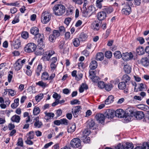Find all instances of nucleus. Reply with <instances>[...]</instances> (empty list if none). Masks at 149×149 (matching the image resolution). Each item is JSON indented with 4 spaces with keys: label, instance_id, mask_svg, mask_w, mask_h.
Returning a JSON list of instances; mask_svg holds the SVG:
<instances>
[{
    "label": "nucleus",
    "instance_id": "obj_55",
    "mask_svg": "<svg viewBox=\"0 0 149 149\" xmlns=\"http://www.w3.org/2000/svg\"><path fill=\"white\" fill-rule=\"evenodd\" d=\"M42 124L41 122H35L34 123V126L36 127L40 128Z\"/></svg>",
    "mask_w": 149,
    "mask_h": 149
},
{
    "label": "nucleus",
    "instance_id": "obj_23",
    "mask_svg": "<svg viewBox=\"0 0 149 149\" xmlns=\"http://www.w3.org/2000/svg\"><path fill=\"white\" fill-rule=\"evenodd\" d=\"M20 117L17 115L13 116L11 118V120L13 122L19 123L20 120Z\"/></svg>",
    "mask_w": 149,
    "mask_h": 149
},
{
    "label": "nucleus",
    "instance_id": "obj_53",
    "mask_svg": "<svg viewBox=\"0 0 149 149\" xmlns=\"http://www.w3.org/2000/svg\"><path fill=\"white\" fill-rule=\"evenodd\" d=\"M105 84L102 81H100L98 83V87L102 89L104 88Z\"/></svg>",
    "mask_w": 149,
    "mask_h": 149
},
{
    "label": "nucleus",
    "instance_id": "obj_59",
    "mask_svg": "<svg viewBox=\"0 0 149 149\" xmlns=\"http://www.w3.org/2000/svg\"><path fill=\"white\" fill-rule=\"evenodd\" d=\"M57 58L56 57H52L50 60V63L57 64Z\"/></svg>",
    "mask_w": 149,
    "mask_h": 149
},
{
    "label": "nucleus",
    "instance_id": "obj_5",
    "mask_svg": "<svg viewBox=\"0 0 149 149\" xmlns=\"http://www.w3.org/2000/svg\"><path fill=\"white\" fill-rule=\"evenodd\" d=\"M133 146L132 144L127 143L124 146L121 143H119L115 147V149H133Z\"/></svg>",
    "mask_w": 149,
    "mask_h": 149
},
{
    "label": "nucleus",
    "instance_id": "obj_12",
    "mask_svg": "<svg viewBox=\"0 0 149 149\" xmlns=\"http://www.w3.org/2000/svg\"><path fill=\"white\" fill-rule=\"evenodd\" d=\"M133 56V55L131 52L123 53L122 56V59L125 61H127L132 59Z\"/></svg>",
    "mask_w": 149,
    "mask_h": 149
},
{
    "label": "nucleus",
    "instance_id": "obj_47",
    "mask_svg": "<svg viewBox=\"0 0 149 149\" xmlns=\"http://www.w3.org/2000/svg\"><path fill=\"white\" fill-rule=\"evenodd\" d=\"M34 133L33 131H30L26 135L28 139H32L33 138Z\"/></svg>",
    "mask_w": 149,
    "mask_h": 149
},
{
    "label": "nucleus",
    "instance_id": "obj_36",
    "mask_svg": "<svg viewBox=\"0 0 149 149\" xmlns=\"http://www.w3.org/2000/svg\"><path fill=\"white\" fill-rule=\"evenodd\" d=\"M113 87V85L111 84H105V86L104 88L107 91H110Z\"/></svg>",
    "mask_w": 149,
    "mask_h": 149
},
{
    "label": "nucleus",
    "instance_id": "obj_6",
    "mask_svg": "<svg viewBox=\"0 0 149 149\" xmlns=\"http://www.w3.org/2000/svg\"><path fill=\"white\" fill-rule=\"evenodd\" d=\"M38 46V48L36 52V54L38 55H40L44 54V48L45 47V45L43 42L42 41L39 43Z\"/></svg>",
    "mask_w": 149,
    "mask_h": 149
},
{
    "label": "nucleus",
    "instance_id": "obj_64",
    "mask_svg": "<svg viewBox=\"0 0 149 149\" xmlns=\"http://www.w3.org/2000/svg\"><path fill=\"white\" fill-rule=\"evenodd\" d=\"M56 39V38L52 34L50 35L49 37V40L52 42H54Z\"/></svg>",
    "mask_w": 149,
    "mask_h": 149
},
{
    "label": "nucleus",
    "instance_id": "obj_20",
    "mask_svg": "<svg viewBox=\"0 0 149 149\" xmlns=\"http://www.w3.org/2000/svg\"><path fill=\"white\" fill-rule=\"evenodd\" d=\"M87 127L90 129H92L95 125L94 121L92 120H88L86 123Z\"/></svg>",
    "mask_w": 149,
    "mask_h": 149
},
{
    "label": "nucleus",
    "instance_id": "obj_24",
    "mask_svg": "<svg viewBox=\"0 0 149 149\" xmlns=\"http://www.w3.org/2000/svg\"><path fill=\"white\" fill-rule=\"evenodd\" d=\"M87 37V35L83 32L81 33L79 36V38L80 41H84L86 40Z\"/></svg>",
    "mask_w": 149,
    "mask_h": 149
},
{
    "label": "nucleus",
    "instance_id": "obj_4",
    "mask_svg": "<svg viewBox=\"0 0 149 149\" xmlns=\"http://www.w3.org/2000/svg\"><path fill=\"white\" fill-rule=\"evenodd\" d=\"M56 74L55 72L52 73L50 75L47 71H44L42 73L41 78L43 81L52 80L55 77Z\"/></svg>",
    "mask_w": 149,
    "mask_h": 149
},
{
    "label": "nucleus",
    "instance_id": "obj_44",
    "mask_svg": "<svg viewBox=\"0 0 149 149\" xmlns=\"http://www.w3.org/2000/svg\"><path fill=\"white\" fill-rule=\"evenodd\" d=\"M76 129V126L75 124L71 125L70 127L68 129V132L72 133L74 132Z\"/></svg>",
    "mask_w": 149,
    "mask_h": 149
},
{
    "label": "nucleus",
    "instance_id": "obj_1",
    "mask_svg": "<svg viewBox=\"0 0 149 149\" xmlns=\"http://www.w3.org/2000/svg\"><path fill=\"white\" fill-rule=\"evenodd\" d=\"M114 112L116 116L120 118H124L125 120H127L128 121L131 120L132 115L134 113V112L132 111L131 113V115H130L128 113H125V111L121 109H117Z\"/></svg>",
    "mask_w": 149,
    "mask_h": 149
},
{
    "label": "nucleus",
    "instance_id": "obj_16",
    "mask_svg": "<svg viewBox=\"0 0 149 149\" xmlns=\"http://www.w3.org/2000/svg\"><path fill=\"white\" fill-rule=\"evenodd\" d=\"M107 16L105 12L102 11L97 14V18L100 20H102L105 19Z\"/></svg>",
    "mask_w": 149,
    "mask_h": 149
},
{
    "label": "nucleus",
    "instance_id": "obj_2",
    "mask_svg": "<svg viewBox=\"0 0 149 149\" xmlns=\"http://www.w3.org/2000/svg\"><path fill=\"white\" fill-rule=\"evenodd\" d=\"M53 10L55 15L57 16L62 15L65 12V7L62 5L57 4L54 6Z\"/></svg>",
    "mask_w": 149,
    "mask_h": 149
},
{
    "label": "nucleus",
    "instance_id": "obj_51",
    "mask_svg": "<svg viewBox=\"0 0 149 149\" xmlns=\"http://www.w3.org/2000/svg\"><path fill=\"white\" fill-rule=\"evenodd\" d=\"M56 38L59 37L60 34L58 30H54L53 31V34H52Z\"/></svg>",
    "mask_w": 149,
    "mask_h": 149
},
{
    "label": "nucleus",
    "instance_id": "obj_11",
    "mask_svg": "<svg viewBox=\"0 0 149 149\" xmlns=\"http://www.w3.org/2000/svg\"><path fill=\"white\" fill-rule=\"evenodd\" d=\"M122 13L126 15H129L131 12V8L129 5H127L123 8Z\"/></svg>",
    "mask_w": 149,
    "mask_h": 149
},
{
    "label": "nucleus",
    "instance_id": "obj_22",
    "mask_svg": "<svg viewBox=\"0 0 149 149\" xmlns=\"http://www.w3.org/2000/svg\"><path fill=\"white\" fill-rule=\"evenodd\" d=\"M97 66V62L95 60L91 61L90 63L89 67L91 70H94L96 68Z\"/></svg>",
    "mask_w": 149,
    "mask_h": 149
},
{
    "label": "nucleus",
    "instance_id": "obj_14",
    "mask_svg": "<svg viewBox=\"0 0 149 149\" xmlns=\"http://www.w3.org/2000/svg\"><path fill=\"white\" fill-rule=\"evenodd\" d=\"M81 109V107L79 106H75L72 109V112L74 117H77L79 112Z\"/></svg>",
    "mask_w": 149,
    "mask_h": 149
},
{
    "label": "nucleus",
    "instance_id": "obj_37",
    "mask_svg": "<svg viewBox=\"0 0 149 149\" xmlns=\"http://www.w3.org/2000/svg\"><path fill=\"white\" fill-rule=\"evenodd\" d=\"M91 28L95 31H97L100 29V26L98 23H93L92 24Z\"/></svg>",
    "mask_w": 149,
    "mask_h": 149
},
{
    "label": "nucleus",
    "instance_id": "obj_15",
    "mask_svg": "<svg viewBox=\"0 0 149 149\" xmlns=\"http://www.w3.org/2000/svg\"><path fill=\"white\" fill-rule=\"evenodd\" d=\"M105 117L104 115L102 114H97L95 116L96 120L100 123H102L104 122Z\"/></svg>",
    "mask_w": 149,
    "mask_h": 149
},
{
    "label": "nucleus",
    "instance_id": "obj_48",
    "mask_svg": "<svg viewBox=\"0 0 149 149\" xmlns=\"http://www.w3.org/2000/svg\"><path fill=\"white\" fill-rule=\"evenodd\" d=\"M82 140L84 143H89L90 141L89 137L86 136H83Z\"/></svg>",
    "mask_w": 149,
    "mask_h": 149
},
{
    "label": "nucleus",
    "instance_id": "obj_43",
    "mask_svg": "<svg viewBox=\"0 0 149 149\" xmlns=\"http://www.w3.org/2000/svg\"><path fill=\"white\" fill-rule=\"evenodd\" d=\"M20 42L19 40H17L15 42V44L13 45V47L15 49H18L20 46Z\"/></svg>",
    "mask_w": 149,
    "mask_h": 149
},
{
    "label": "nucleus",
    "instance_id": "obj_13",
    "mask_svg": "<svg viewBox=\"0 0 149 149\" xmlns=\"http://www.w3.org/2000/svg\"><path fill=\"white\" fill-rule=\"evenodd\" d=\"M114 113L113 110L108 109L105 113L104 116L105 118L112 119L114 117Z\"/></svg>",
    "mask_w": 149,
    "mask_h": 149
},
{
    "label": "nucleus",
    "instance_id": "obj_3",
    "mask_svg": "<svg viewBox=\"0 0 149 149\" xmlns=\"http://www.w3.org/2000/svg\"><path fill=\"white\" fill-rule=\"evenodd\" d=\"M52 14L48 11H44L41 16V20L42 22L44 24L47 23L50 20Z\"/></svg>",
    "mask_w": 149,
    "mask_h": 149
},
{
    "label": "nucleus",
    "instance_id": "obj_40",
    "mask_svg": "<svg viewBox=\"0 0 149 149\" xmlns=\"http://www.w3.org/2000/svg\"><path fill=\"white\" fill-rule=\"evenodd\" d=\"M43 96V93H41L35 96V100L37 102H39L42 99Z\"/></svg>",
    "mask_w": 149,
    "mask_h": 149
},
{
    "label": "nucleus",
    "instance_id": "obj_21",
    "mask_svg": "<svg viewBox=\"0 0 149 149\" xmlns=\"http://www.w3.org/2000/svg\"><path fill=\"white\" fill-rule=\"evenodd\" d=\"M86 10L85 12L84 13L85 15L86 16H90L93 13L92 7L89 6L88 8H86Z\"/></svg>",
    "mask_w": 149,
    "mask_h": 149
},
{
    "label": "nucleus",
    "instance_id": "obj_10",
    "mask_svg": "<svg viewBox=\"0 0 149 149\" xmlns=\"http://www.w3.org/2000/svg\"><path fill=\"white\" fill-rule=\"evenodd\" d=\"M54 54L53 51H48L44 53L42 58L44 61H49L51 56Z\"/></svg>",
    "mask_w": 149,
    "mask_h": 149
},
{
    "label": "nucleus",
    "instance_id": "obj_50",
    "mask_svg": "<svg viewBox=\"0 0 149 149\" xmlns=\"http://www.w3.org/2000/svg\"><path fill=\"white\" fill-rule=\"evenodd\" d=\"M113 10V8L111 7H106L104 9V11L105 12L107 13H112Z\"/></svg>",
    "mask_w": 149,
    "mask_h": 149
},
{
    "label": "nucleus",
    "instance_id": "obj_41",
    "mask_svg": "<svg viewBox=\"0 0 149 149\" xmlns=\"http://www.w3.org/2000/svg\"><path fill=\"white\" fill-rule=\"evenodd\" d=\"M36 84L38 85L43 88H45L48 86V84L42 81H39L36 83Z\"/></svg>",
    "mask_w": 149,
    "mask_h": 149
},
{
    "label": "nucleus",
    "instance_id": "obj_54",
    "mask_svg": "<svg viewBox=\"0 0 149 149\" xmlns=\"http://www.w3.org/2000/svg\"><path fill=\"white\" fill-rule=\"evenodd\" d=\"M34 35L35 36L36 38H39L38 40L40 41V42L39 43H40L42 41L43 42V40L42 38H41L42 37V35H41L40 33H37L36 34H35Z\"/></svg>",
    "mask_w": 149,
    "mask_h": 149
},
{
    "label": "nucleus",
    "instance_id": "obj_18",
    "mask_svg": "<svg viewBox=\"0 0 149 149\" xmlns=\"http://www.w3.org/2000/svg\"><path fill=\"white\" fill-rule=\"evenodd\" d=\"M136 52L138 55H142L144 54L145 50L143 47L139 46L136 48Z\"/></svg>",
    "mask_w": 149,
    "mask_h": 149
},
{
    "label": "nucleus",
    "instance_id": "obj_9",
    "mask_svg": "<svg viewBox=\"0 0 149 149\" xmlns=\"http://www.w3.org/2000/svg\"><path fill=\"white\" fill-rule=\"evenodd\" d=\"M89 73V77L93 82H97L99 81L100 78L96 76L95 71L93 70H90Z\"/></svg>",
    "mask_w": 149,
    "mask_h": 149
},
{
    "label": "nucleus",
    "instance_id": "obj_19",
    "mask_svg": "<svg viewBox=\"0 0 149 149\" xmlns=\"http://www.w3.org/2000/svg\"><path fill=\"white\" fill-rule=\"evenodd\" d=\"M42 68V64L41 63H39L36 69V74L37 76H38L40 75Z\"/></svg>",
    "mask_w": 149,
    "mask_h": 149
},
{
    "label": "nucleus",
    "instance_id": "obj_46",
    "mask_svg": "<svg viewBox=\"0 0 149 149\" xmlns=\"http://www.w3.org/2000/svg\"><path fill=\"white\" fill-rule=\"evenodd\" d=\"M21 36L23 38L26 39L29 37V33L26 31L23 32L22 33Z\"/></svg>",
    "mask_w": 149,
    "mask_h": 149
},
{
    "label": "nucleus",
    "instance_id": "obj_8",
    "mask_svg": "<svg viewBox=\"0 0 149 149\" xmlns=\"http://www.w3.org/2000/svg\"><path fill=\"white\" fill-rule=\"evenodd\" d=\"M81 140L78 138H74L71 141L70 145L73 148H77L81 145Z\"/></svg>",
    "mask_w": 149,
    "mask_h": 149
},
{
    "label": "nucleus",
    "instance_id": "obj_38",
    "mask_svg": "<svg viewBox=\"0 0 149 149\" xmlns=\"http://www.w3.org/2000/svg\"><path fill=\"white\" fill-rule=\"evenodd\" d=\"M130 79V77L127 74L124 75L122 78V80L123 81L126 83L129 81Z\"/></svg>",
    "mask_w": 149,
    "mask_h": 149
},
{
    "label": "nucleus",
    "instance_id": "obj_39",
    "mask_svg": "<svg viewBox=\"0 0 149 149\" xmlns=\"http://www.w3.org/2000/svg\"><path fill=\"white\" fill-rule=\"evenodd\" d=\"M79 39L78 38H75L73 40V43L75 47H78L80 45V41Z\"/></svg>",
    "mask_w": 149,
    "mask_h": 149
},
{
    "label": "nucleus",
    "instance_id": "obj_7",
    "mask_svg": "<svg viewBox=\"0 0 149 149\" xmlns=\"http://www.w3.org/2000/svg\"><path fill=\"white\" fill-rule=\"evenodd\" d=\"M36 48V46L33 43L27 44L24 48L25 51L27 52H31L34 51Z\"/></svg>",
    "mask_w": 149,
    "mask_h": 149
},
{
    "label": "nucleus",
    "instance_id": "obj_57",
    "mask_svg": "<svg viewBox=\"0 0 149 149\" xmlns=\"http://www.w3.org/2000/svg\"><path fill=\"white\" fill-rule=\"evenodd\" d=\"M105 56L107 58H110L112 56V53L110 51H107L105 53Z\"/></svg>",
    "mask_w": 149,
    "mask_h": 149
},
{
    "label": "nucleus",
    "instance_id": "obj_34",
    "mask_svg": "<svg viewBox=\"0 0 149 149\" xmlns=\"http://www.w3.org/2000/svg\"><path fill=\"white\" fill-rule=\"evenodd\" d=\"M126 83L124 81H122L120 82L118 84L119 88L121 90H123L125 89L126 87Z\"/></svg>",
    "mask_w": 149,
    "mask_h": 149
},
{
    "label": "nucleus",
    "instance_id": "obj_52",
    "mask_svg": "<svg viewBox=\"0 0 149 149\" xmlns=\"http://www.w3.org/2000/svg\"><path fill=\"white\" fill-rule=\"evenodd\" d=\"M102 0H97L96 1V6L99 8H101L102 7Z\"/></svg>",
    "mask_w": 149,
    "mask_h": 149
},
{
    "label": "nucleus",
    "instance_id": "obj_28",
    "mask_svg": "<svg viewBox=\"0 0 149 149\" xmlns=\"http://www.w3.org/2000/svg\"><path fill=\"white\" fill-rule=\"evenodd\" d=\"M45 118L47 120L50 119L51 117L53 118L54 116V113H48L45 111Z\"/></svg>",
    "mask_w": 149,
    "mask_h": 149
},
{
    "label": "nucleus",
    "instance_id": "obj_63",
    "mask_svg": "<svg viewBox=\"0 0 149 149\" xmlns=\"http://www.w3.org/2000/svg\"><path fill=\"white\" fill-rule=\"evenodd\" d=\"M146 85L143 84V83L139 84V88L140 91H142L145 89Z\"/></svg>",
    "mask_w": 149,
    "mask_h": 149
},
{
    "label": "nucleus",
    "instance_id": "obj_25",
    "mask_svg": "<svg viewBox=\"0 0 149 149\" xmlns=\"http://www.w3.org/2000/svg\"><path fill=\"white\" fill-rule=\"evenodd\" d=\"M138 108L145 111L147 112H149V107L147 105L140 104L138 106Z\"/></svg>",
    "mask_w": 149,
    "mask_h": 149
},
{
    "label": "nucleus",
    "instance_id": "obj_32",
    "mask_svg": "<svg viewBox=\"0 0 149 149\" xmlns=\"http://www.w3.org/2000/svg\"><path fill=\"white\" fill-rule=\"evenodd\" d=\"M19 99L17 98L15 99L14 102L12 104L11 107L13 109L16 108L19 105Z\"/></svg>",
    "mask_w": 149,
    "mask_h": 149
},
{
    "label": "nucleus",
    "instance_id": "obj_27",
    "mask_svg": "<svg viewBox=\"0 0 149 149\" xmlns=\"http://www.w3.org/2000/svg\"><path fill=\"white\" fill-rule=\"evenodd\" d=\"M141 63L144 66H147L149 63V60L147 57L142 58L141 60Z\"/></svg>",
    "mask_w": 149,
    "mask_h": 149
},
{
    "label": "nucleus",
    "instance_id": "obj_61",
    "mask_svg": "<svg viewBox=\"0 0 149 149\" xmlns=\"http://www.w3.org/2000/svg\"><path fill=\"white\" fill-rule=\"evenodd\" d=\"M149 145L148 142L147 143L144 142L143 143L142 146L143 149H149Z\"/></svg>",
    "mask_w": 149,
    "mask_h": 149
},
{
    "label": "nucleus",
    "instance_id": "obj_45",
    "mask_svg": "<svg viewBox=\"0 0 149 149\" xmlns=\"http://www.w3.org/2000/svg\"><path fill=\"white\" fill-rule=\"evenodd\" d=\"M114 56L117 58H119L122 57V54H121L120 51H117L115 52L114 53Z\"/></svg>",
    "mask_w": 149,
    "mask_h": 149
},
{
    "label": "nucleus",
    "instance_id": "obj_58",
    "mask_svg": "<svg viewBox=\"0 0 149 149\" xmlns=\"http://www.w3.org/2000/svg\"><path fill=\"white\" fill-rule=\"evenodd\" d=\"M91 133V131L88 129H86L84 130L83 132V136H88Z\"/></svg>",
    "mask_w": 149,
    "mask_h": 149
},
{
    "label": "nucleus",
    "instance_id": "obj_17",
    "mask_svg": "<svg viewBox=\"0 0 149 149\" xmlns=\"http://www.w3.org/2000/svg\"><path fill=\"white\" fill-rule=\"evenodd\" d=\"M20 59H19L14 64V66L16 70H19L22 67V64L20 63Z\"/></svg>",
    "mask_w": 149,
    "mask_h": 149
},
{
    "label": "nucleus",
    "instance_id": "obj_49",
    "mask_svg": "<svg viewBox=\"0 0 149 149\" xmlns=\"http://www.w3.org/2000/svg\"><path fill=\"white\" fill-rule=\"evenodd\" d=\"M40 111V110L38 107H35L33 109V112L34 115L38 114Z\"/></svg>",
    "mask_w": 149,
    "mask_h": 149
},
{
    "label": "nucleus",
    "instance_id": "obj_33",
    "mask_svg": "<svg viewBox=\"0 0 149 149\" xmlns=\"http://www.w3.org/2000/svg\"><path fill=\"white\" fill-rule=\"evenodd\" d=\"M39 30L38 28L36 27H33L31 28L30 31L31 33L32 34L35 35L39 33Z\"/></svg>",
    "mask_w": 149,
    "mask_h": 149
},
{
    "label": "nucleus",
    "instance_id": "obj_56",
    "mask_svg": "<svg viewBox=\"0 0 149 149\" xmlns=\"http://www.w3.org/2000/svg\"><path fill=\"white\" fill-rule=\"evenodd\" d=\"M52 97L53 98L56 99V100L58 99V100H59L61 97V95L56 93H55L53 95Z\"/></svg>",
    "mask_w": 149,
    "mask_h": 149
},
{
    "label": "nucleus",
    "instance_id": "obj_60",
    "mask_svg": "<svg viewBox=\"0 0 149 149\" xmlns=\"http://www.w3.org/2000/svg\"><path fill=\"white\" fill-rule=\"evenodd\" d=\"M8 93L11 96H13L16 94V92L12 89H9Z\"/></svg>",
    "mask_w": 149,
    "mask_h": 149
},
{
    "label": "nucleus",
    "instance_id": "obj_30",
    "mask_svg": "<svg viewBox=\"0 0 149 149\" xmlns=\"http://www.w3.org/2000/svg\"><path fill=\"white\" fill-rule=\"evenodd\" d=\"M104 54L102 53L99 52L97 53L96 56V59L97 60L102 61L104 58Z\"/></svg>",
    "mask_w": 149,
    "mask_h": 149
},
{
    "label": "nucleus",
    "instance_id": "obj_35",
    "mask_svg": "<svg viewBox=\"0 0 149 149\" xmlns=\"http://www.w3.org/2000/svg\"><path fill=\"white\" fill-rule=\"evenodd\" d=\"M88 88V87L87 85L82 84L79 88V91L80 93H81L84 92V90L87 89Z\"/></svg>",
    "mask_w": 149,
    "mask_h": 149
},
{
    "label": "nucleus",
    "instance_id": "obj_31",
    "mask_svg": "<svg viewBox=\"0 0 149 149\" xmlns=\"http://www.w3.org/2000/svg\"><path fill=\"white\" fill-rule=\"evenodd\" d=\"M124 70L125 72L127 74L130 73L131 71V67L129 65H125L124 66Z\"/></svg>",
    "mask_w": 149,
    "mask_h": 149
},
{
    "label": "nucleus",
    "instance_id": "obj_42",
    "mask_svg": "<svg viewBox=\"0 0 149 149\" xmlns=\"http://www.w3.org/2000/svg\"><path fill=\"white\" fill-rule=\"evenodd\" d=\"M57 65V64L50 63V68L51 69V71H52V72L56 70Z\"/></svg>",
    "mask_w": 149,
    "mask_h": 149
},
{
    "label": "nucleus",
    "instance_id": "obj_26",
    "mask_svg": "<svg viewBox=\"0 0 149 149\" xmlns=\"http://www.w3.org/2000/svg\"><path fill=\"white\" fill-rule=\"evenodd\" d=\"M136 117L137 119H142L144 117V114L143 112L141 111H138L135 113Z\"/></svg>",
    "mask_w": 149,
    "mask_h": 149
},
{
    "label": "nucleus",
    "instance_id": "obj_62",
    "mask_svg": "<svg viewBox=\"0 0 149 149\" xmlns=\"http://www.w3.org/2000/svg\"><path fill=\"white\" fill-rule=\"evenodd\" d=\"M35 90V88L33 86H31L29 87L27 90L30 93H35L34 90Z\"/></svg>",
    "mask_w": 149,
    "mask_h": 149
},
{
    "label": "nucleus",
    "instance_id": "obj_29",
    "mask_svg": "<svg viewBox=\"0 0 149 149\" xmlns=\"http://www.w3.org/2000/svg\"><path fill=\"white\" fill-rule=\"evenodd\" d=\"M114 100V97L113 95L109 96L108 98L105 101V104H109L112 103Z\"/></svg>",
    "mask_w": 149,
    "mask_h": 149
}]
</instances>
